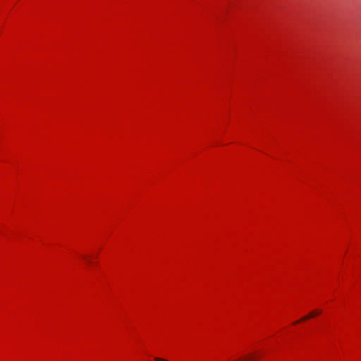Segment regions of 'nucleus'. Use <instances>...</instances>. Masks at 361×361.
I'll use <instances>...</instances> for the list:
<instances>
[{
    "label": "nucleus",
    "instance_id": "nucleus-1",
    "mask_svg": "<svg viewBox=\"0 0 361 361\" xmlns=\"http://www.w3.org/2000/svg\"><path fill=\"white\" fill-rule=\"evenodd\" d=\"M320 313H321V310H313L308 315L305 316L300 321H297V322H294L293 324H296L299 323L300 321L307 320L310 318H312V317L319 314Z\"/></svg>",
    "mask_w": 361,
    "mask_h": 361
},
{
    "label": "nucleus",
    "instance_id": "nucleus-2",
    "mask_svg": "<svg viewBox=\"0 0 361 361\" xmlns=\"http://www.w3.org/2000/svg\"><path fill=\"white\" fill-rule=\"evenodd\" d=\"M233 361H252V359L251 357H245Z\"/></svg>",
    "mask_w": 361,
    "mask_h": 361
}]
</instances>
